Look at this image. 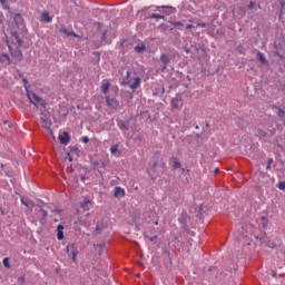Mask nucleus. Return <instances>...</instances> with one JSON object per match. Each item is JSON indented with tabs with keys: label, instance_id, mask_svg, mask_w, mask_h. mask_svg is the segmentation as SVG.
Instances as JSON below:
<instances>
[{
	"label": "nucleus",
	"instance_id": "nucleus-1",
	"mask_svg": "<svg viewBox=\"0 0 285 285\" xmlns=\"http://www.w3.org/2000/svg\"><path fill=\"white\" fill-rule=\"evenodd\" d=\"M11 41L13 43H16V49L12 50V46H9V50L11 52V55L14 57V59H17V61H21L22 59V55H21V50L19 48H21V46H23V40H21V38H19V33L17 30H11Z\"/></svg>",
	"mask_w": 285,
	"mask_h": 285
},
{
	"label": "nucleus",
	"instance_id": "nucleus-2",
	"mask_svg": "<svg viewBox=\"0 0 285 285\" xmlns=\"http://www.w3.org/2000/svg\"><path fill=\"white\" fill-rule=\"evenodd\" d=\"M124 86H128L131 90H137L141 86V78L131 76L130 71H127V76L122 81Z\"/></svg>",
	"mask_w": 285,
	"mask_h": 285
},
{
	"label": "nucleus",
	"instance_id": "nucleus-3",
	"mask_svg": "<svg viewBox=\"0 0 285 285\" xmlns=\"http://www.w3.org/2000/svg\"><path fill=\"white\" fill-rule=\"evenodd\" d=\"M28 99L30 100V104H33L38 110L46 109V100H43L41 97L37 96L35 92H28L27 94Z\"/></svg>",
	"mask_w": 285,
	"mask_h": 285
},
{
	"label": "nucleus",
	"instance_id": "nucleus-4",
	"mask_svg": "<svg viewBox=\"0 0 285 285\" xmlns=\"http://www.w3.org/2000/svg\"><path fill=\"white\" fill-rule=\"evenodd\" d=\"M184 107V100L181 99V96H176L171 99V109L173 110H181Z\"/></svg>",
	"mask_w": 285,
	"mask_h": 285
},
{
	"label": "nucleus",
	"instance_id": "nucleus-5",
	"mask_svg": "<svg viewBox=\"0 0 285 285\" xmlns=\"http://www.w3.org/2000/svg\"><path fill=\"white\" fill-rule=\"evenodd\" d=\"M67 253L69 255V257H71L72 262H77V255H78V250H77V245L75 244H70L67 246Z\"/></svg>",
	"mask_w": 285,
	"mask_h": 285
},
{
	"label": "nucleus",
	"instance_id": "nucleus-6",
	"mask_svg": "<svg viewBox=\"0 0 285 285\" xmlns=\"http://www.w3.org/2000/svg\"><path fill=\"white\" fill-rule=\"evenodd\" d=\"M58 139L60 144H62L63 146H68V144L70 142V135H68V132L65 131L61 135H59Z\"/></svg>",
	"mask_w": 285,
	"mask_h": 285
},
{
	"label": "nucleus",
	"instance_id": "nucleus-7",
	"mask_svg": "<svg viewBox=\"0 0 285 285\" xmlns=\"http://www.w3.org/2000/svg\"><path fill=\"white\" fill-rule=\"evenodd\" d=\"M106 104L110 108H115V109L119 108V102L117 101V99L110 98V96L106 97Z\"/></svg>",
	"mask_w": 285,
	"mask_h": 285
},
{
	"label": "nucleus",
	"instance_id": "nucleus-8",
	"mask_svg": "<svg viewBox=\"0 0 285 285\" xmlns=\"http://www.w3.org/2000/svg\"><path fill=\"white\" fill-rule=\"evenodd\" d=\"M80 208H83V210H90L92 208V202L85 198L83 202L80 203Z\"/></svg>",
	"mask_w": 285,
	"mask_h": 285
},
{
	"label": "nucleus",
	"instance_id": "nucleus-9",
	"mask_svg": "<svg viewBox=\"0 0 285 285\" xmlns=\"http://www.w3.org/2000/svg\"><path fill=\"white\" fill-rule=\"evenodd\" d=\"M21 204H23V206L29 209V213H32V209L35 208V203H32L30 199L21 198Z\"/></svg>",
	"mask_w": 285,
	"mask_h": 285
},
{
	"label": "nucleus",
	"instance_id": "nucleus-10",
	"mask_svg": "<svg viewBox=\"0 0 285 285\" xmlns=\"http://www.w3.org/2000/svg\"><path fill=\"white\" fill-rule=\"evenodd\" d=\"M101 90L104 95H108V90H110V82L108 80H102Z\"/></svg>",
	"mask_w": 285,
	"mask_h": 285
},
{
	"label": "nucleus",
	"instance_id": "nucleus-11",
	"mask_svg": "<svg viewBox=\"0 0 285 285\" xmlns=\"http://www.w3.org/2000/svg\"><path fill=\"white\" fill-rule=\"evenodd\" d=\"M114 195H115V197H125L126 190L121 187H116Z\"/></svg>",
	"mask_w": 285,
	"mask_h": 285
},
{
	"label": "nucleus",
	"instance_id": "nucleus-12",
	"mask_svg": "<svg viewBox=\"0 0 285 285\" xmlns=\"http://www.w3.org/2000/svg\"><path fill=\"white\" fill-rule=\"evenodd\" d=\"M0 61L4 63V66H10V57L7 53L0 56Z\"/></svg>",
	"mask_w": 285,
	"mask_h": 285
},
{
	"label": "nucleus",
	"instance_id": "nucleus-13",
	"mask_svg": "<svg viewBox=\"0 0 285 285\" xmlns=\"http://www.w3.org/2000/svg\"><path fill=\"white\" fill-rule=\"evenodd\" d=\"M160 61L164 63L163 70H166V66H168V63H170V59L168 58V56L163 53L160 56Z\"/></svg>",
	"mask_w": 285,
	"mask_h": 285
},
{
	"label": "nucleus",
	"instance_id": "nucleus-14",
	"mask_svg": "<svg viewBox=\"0 0 285 285\" xmlns=\"http://www.w3.org/2000/svg\"><path fill=\"white\" fill-rule=\"evenodd\" d=\"M14 23L18 24V27L23 28V17L21 14H16L14 16Z\"/></svg>",
	"mask_w": 285,
	"mask_h": 285
},
{
	"label": "nucleus",
	"instance_id": "nucleus-15",
	"mask_svg": "<svg viewBox=\"0 0 285 285\" xmlns=\"http://www.w3.org/2000/svg\"><path fill=\"white\" fill-rule=\"evenodd\" d=\"M57 239H63V225H58L57 227Z\"/></svg>",
	"mask_w": 285,
	"mask_h": 285
},
{
	"label": "nucleus",
	"instance_id": "nucleus-16",
	"mask_svg": "<svg viewBox=\"0 0 285 285\" xmlns=\"http://www.w3.org/2000/svg\"><path fill=\"white\" fill-rule=\"evenodd\" d=\"M60 32H61L62 35H65V37H77V35H75V32L68 31V29H66V27H62V28L60 29Z\"/></svg>",
	"mask_w": 285,
	"mask_h": 285
},
{
	"label": "nucleus",
	"instance_id": "nucleus-17",
	"mask_svg": "<svg viewBox=\"0 0 285 285\" xmlns=\"http://www.w3.org/2000/svg\"><path fill=\"white\" fill-rule=\"evenodd\" d=\"M170 163L173 164V168H181V163H179L178 158L171 157Z\"/></svg>",
	"mask_w": 285,
	"mask_h": 285
},
{
	"label": "nucleus",
	"instance_id": "nucleus-18",
	"mask_svg": "<svg viewBox=\"0 0 285 285\" xmlns=\"http://www.w3.org/2000/svg\"><path fill=\"white\" fill-rule=\"evenodd\" d=\"M257 59L263 63V66L267 63L266 57H264V53L259 51L257 52Z\"/></svg>",
	"mask_w": 285,
	"mask_h": 285
},
{
	"label": "nucleus",
	"instance_id": "nucleus-19",
	"mask_svg": "<svg viewBox=\"0 0 285 285\" xmlns=\"http://www.w3.org/2000/svg\"><path fill=\"white\" fill-rule=\"evenodd\" d=\"M259 224L263 226V228H266V226H268V217L262 216Z\"/></svg>",
	"mask_w": 285,
	"mask_h": 285
},
{
	"label": "nucleus",
	"instance_id": "nucleus-20",
	"mask_svg": "<svg viewBox=\"0 0 285 285\" xmlns=\"http://www.w3.org/2000/svg\"><path fill=\"white\" fill-rule=\"evenodd\" d=\"M41 19L47 23H50V21H52V18H50V14H48V12H43Z\"/></svg>",
	"mask_w": 285,
	"mask_h": 285
},
{
	"label": "nucleus",
	"instance_id": "nucleus-21",
	"mask_svg": "<svg viewBox=\"0 0 285 285\" xmlns=\"http://www.w3.org/2000/svg\"><path fill=\"white\" fill-rule=\"evenodd\" d=\"M110 153H111V155H115L116 157H119V148L117 147V145H114L110 148Z\"/></svg>",
	"mask_w": 285,
	"mask_h": 285
},
{
	"label": "nucleus",
	"instance_id": "nucleus-22",
	"mask_svg": "<svg viewBox=\"0 0 285 285\" xmlns=\"http://www.w3.org/2000/svg\"><path fill=\"white\" fill-rule=\"evenodd\" d=\"M118 128H120V130H128V125L124 120H120L118 121Z\"/></svg>",
	"mask_w": 285,
	"mask_h": 285
},
{
	"label": "nucleus",
	"instance_id": "nucleus-23",
	"mask_svg": "<svg viewBox=\"0 0 285 285\" xmlns=\"http://www.w3.org/2000/svg\"><path fill=\"white\" fill-rule=\"evenodd\" d=\"M136 52H144L146 50V45L140 43L135 47Z\"/></svg>",
	"mask_w": 285,
	"mask_h": 285
},
{
	"label": "nucleus",
	"instance_id": "nucleus-24",
	"mask_svg": "<svg viewBox=\"0 0 285 285\" xmlns=\"http://www.w3.org/2000/svg\"><path fill=\"white\" fill-rule=\"evenodd\" d=\"M0 3L3 10H10V6H8V0H0Z\"/></svg>",
	"mask_w": 285,
	"mask_h": 285
},
{
	"label": "nucleus",
	"instance_id": "nucleus-25",
	"mask_svg": "<svg viewBox=\"0 0 285 285\" xmlns=\"http://www.w3.org/2000/svg\"><path fill=\"white\" fill-rule=\"evenodd\" d=\"M2 264L6 268H10V258H3Z\"/></svg>",
	"mask_w": 285,
	"mask_h": 285
},
{
	"label": "nucleus",
	"instance_id": "nucleus-26",
	"mask_svg": "<svg viewBox=\"0 0 285 285\" xmlns=\"http://www.w3.org/2000/svg\"><path fill=\"white\" fill-rule=\"evenodd\" d=\"M150 19H164V16L157 14V13H153V14L150 16Z\"/></svg>",
	"mask_w": 285,
	"mask_h": 285
},
{
	"label": "nucleus",
	"instance_id": "nucleus-27",
	"mask_svg": "<svg viewBox=\"0 0 285 285\" xmlns=\"http://www.w3.org/2000/svg\"><path fill=\"white\" fill-rule=\"evenodd\" d=\"M278 188H279V190H284V193H285V181L278 183Z\"/></svg>",
	"mask_w": 285,
	"mask_h": 285
},
{
	"label": "nucleus",
	"instance_id": "nucleus-28",
	"mask_svg": "<svg viewBox=\"0 0 285 285\" xmlns=\"http://www.w3.org/2000/svg\"><path fill=\"white\" fill-rule=\"evenodd\" d=\"M238 14H240V17H244V14H246V10H244V8H238Z\"/></svg>",
	"mask_w": 285,
	"mask_h": 285
},
{
	"label": "nucleus",
	"instance_id": "nucleus-29",
	"mask_svg": "<svg viewBox=\"0 0 285 285\" xmlns=\"http://www.w3.org/2000/svg\"><path fill=\"white\" fill-rule=\"evenodd\" d=\"M197 28H206V23L198 21L197 22Z\"/></svg>",
	"mask_w": 285,
	"mask_h": 285
},
{
	"label": "nucleus",
	"instance_id": "nucleus-30",
	"mask_svg": "<svg viewBox=\"0 0 285 285\" xmlns=\"http://www.w3.org/2000/svg\"><path fill=\"white\" fill-rule=\"evenodd\" d=\"M247 8L249 10H253V8H255V2L254 1H250L249 4L247 6Z\"/></svg>",
	"mask_w": 285,
	"mask_h": 285
},
{
	"label": "nucleus",
	"instance_id": "nucleus-31",
	"mask_svg": "<svg viewBox=\"0 0 285 285\" xmlns=\"http://www.w3.org/2000/svg\"><path fill=\"white\" fill-rule=\"evenodd\" d=\"M277 115H278V117H284V115H285L284 109H278Z\"/></svg>",
	"mask_w": 285,
	"mask_h": 285
},
{
	"label": "nucleus",
	"instance_id": "nucleus-32",
	"mask_svg": "<svg viewBox=\"0 0 285 285\" xmlns=\"http://www.w3.org/2000/svg\"><path fill=\"white\" fill-rule=\"evenodd\" d=\"M82 141H83V144H88V142L90 141V139L88 138V136H85V137L82 138Z\"/></svg>",
	"mask_w": 285,
	"mask_h": 285
},
{
	"label": "nucleus",
	"instance_id": "nucleus-33",
	"mask_svg": "<svg viewBox=\"0 0 285 285\" xmlns=\"http://www.w3.org/2000/svg\"><path fill=\"white\" fill-rule=\"evenodd\" d=\"M258 137H266V132H264V131H258Z\"/></svg>",
	"mask_w": 285,
	"mask_h": 285
},
{
	"label": "nucleus",
	"instance_id": "nucleus-34",
	"mask_svg": "<svg viewBox=\"0 0 285 285\" xmlns=\"http://www.w3.org/2000/svg\"><path fill=\"white\" fill-rule=\"evenodd\" d=\"M246 228H247V229L249 228V229H250V230H253V232H255V230H256V228H255V227H253V225H247V226H246Z\"/></svg>",
	"mask_w": 285,
	"mask_h": 285
},
{
	"label": "nucleus",
	"instance_id": "nucleus-35",
	"mask_svg": "<svg viewBox=\"0 0 285 285\" xmlns=\"http://www.w3.org/2000/svg\"><path fill=\"white\" fill-rule=\"evenodd\" d=\"M267 246H268L269 248H275V243H268Z\"/></svg>",
	"mask_w": 285,
	"mask_h": 285
},
{
	"label": "nucleus",
	"instance_id": "nucleus-36",
	"mask_svg": "<svg viewBox=\"0 0 285 285\" xmlns=\"http://www.w3.org/2000/svg\"><path fill=\"white\" fill-rule=\"evenodd\" d=\"M186 28H187V30H190V29L195 28V26H193V24H187Z\"/></svg>",
	"mask_w": 285,
	"mask_h": 285
},
{
	"label": "nucleus",
	"instance_id": "nucleus-37",
	"mask_svg": "<svg viewBox=\"0 0 285 285\" xmlns=\"http://www.w3.org/2000/svg\"><path fill=\"white\" fill-rule=\"evenodd\" d=\"M96 230L97 233H101V226L97 225Z\"/></svg>",
	"mask_w": 285,
	"mask_h": 285
},
{
	"label": "nucleus",
	"instance_id": "nucleus-38",
	"mask_svg": "<svg viewBox=\"0 0 285 285\" xmlns=\"http://www.w3.org/2000/svg\"><path fill=\"white\" fill-rule=\"evenodd\" d=\"M6 21V18L3 16H0V23H3Z\"/></svg>",
	"mask_w": 285,
	"mask_h": 285
},
{
	"label": "nucleus",
	"instance_id": "nucleus-39",
	"mask_svg": "<svg viewBox=\"0 0 285 285\" xmlns=\"http://www.w3.org/2000/svg\"><path fill=\"white\" fill-rule=\"evenodd\" d=\"M149 239L150 242H155V239H157V236L150 237Z\"/></svg>",
	"mask_w": 285,
	"mask_h": 285
},
{
	"label": "nucleus",
	"instance_id": "nucleus-40",
	"mask_svg": "<svg viewBox=\"0 0 285 285\" xmlns=\"http://www.w3.org/2000/svg\"><path fill=\"white\" fill-rule=\"evenodd\" d=\"M68 160L72 161V156H70V154H68Z\"/></svg>",
	"mask_w": 285,
	"mask_h": 285
},
{
	"label": "nucleus",
	"instance_id": "nucleus-41",
	"mask_svg": "<svg viewBox=\"0 0 285 285\" xmlns=\"http://www.w3.org/2000/svg\"><path fill=\"white\" fill-rule=\"evenodd\" d=\"M169 12H175V8H173V7H169Z\"/></svg>",
	"mask_w": 285,
	"mask_h": 285
},
{
	"label": "nucleus",
	"instance_id": "nucleus-42",
	"mask_svg": "<svg viewBox=\"0 0 285 285\" xmlns=\"http://www.w3.org/2000/svg\"><path fill=\"white\" fill-rule=\"evenodd\" d=\"M214 173H215V175H217V173H219V168H216V169L214 170Z\"/></svg>",
	"mask_w": 285,
	"mask_h": 285
},
{
	"label": "nucleus",
	"instance_id": "nucleus-43",
	"mask_svg": "<svg viewBox=\"0 0 285 285\" xmlns=\"http://www.w3.org/2000/svg\"><path fill=\"white\" fill-rule=\"evenodd\" d=\"M155 226H159V220H156V222H155Z\"/></svg>",
	"mask_w": 285,
	"mask_h": 285
},
{
	"label": "nucleus",
	"instance_id": "nucleus-44",
	"mask_svg": "<svg viewBox=\"0 0 285 285\" xmlns=\"http://www.w3.org/2000/svg\"><path fill=\"white\" fill-rule=\"evenodd\" d=\"M176 26H181V22H176Z\"/></svg>",
	"mask_w": 285,
	"mask_h": 285
},
{
	"label": "nucleus",
	"instance_id": "nucleus-45",
	"mask_svg": "<svg viewBox=\"0 0 285 285\" xmlns=\"http://www.w3.org/2000/svg\"><path fill=\"white\" fill-rule=\"evenodd\" d=\"M104 39H106V32L102 33Z\"/></svg>",
	"mask_w": 285,
	"mask_h": 285
},
{
	"label": "nucleus",
	"instance_id": "nucleus-46",
	"mask_svg": "<svg viewBox=\"0 0 285 285\" xmlns=\"http://www.w3.org/2000/svg\"><path fill=\"white\" fill-rule=\"evenodd\" d=\"M2 215H6V213L3 210H1Z\"/></svg>",
	"mask_w": 285,
	"mask_h": 285
},
{
	"label": "nucleus",
	"instance_id": "nucleus-47",
	"mask_svg": "<svg viewBox=\"0 0 285 285\" xmlns=\"http://www.w3.org/2000/svg\"><path fill=\"white\" fill-rule=\"evenodd\" d=\"M21 279V282H23V278H20Z\"/></svg>",
	"mask_w": 285,
	"mask_h": 285
}]
</instances>
